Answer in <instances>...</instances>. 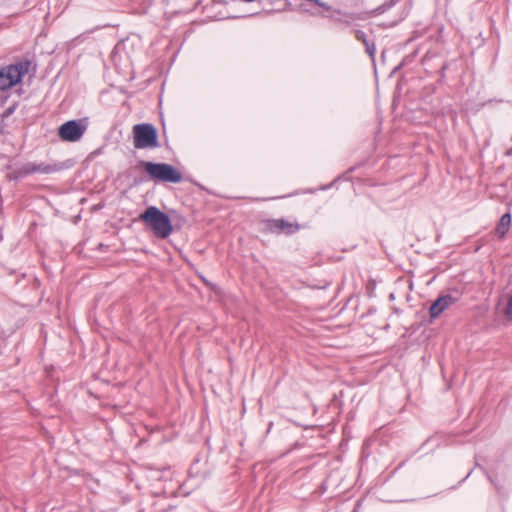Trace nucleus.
Wrapping results in <instances>:
<instances>
[{
	"instance_id": "nucleus-10",
	"label": "nucleus",
	"mask_w": 512,
	"mask_h": 512,
	"mask_svg": "<svg viewBox=\"0 0 512 512\" xmlns=\"http://www.w3.org/2000/svg\"><path fill=\"white\" fill-rule=\"evenodd\" d=\"M505 314L509 319H512V294H511V297L509 298V301H508V304H507V307L505 310Z\"/></svg>"
},
{
	"instance_id": "nucleus-1",
	"label": "nucleus",
	"mask_w": 512,
	"mask_h": 512,
	"mask_svg": "<svg viewBox=\"0 0 512 512\" xmlns=\"http://www.w3.org/2000/svg\"><path fill=\"white\" fill-rule=\"evenodd\" d=\"M139 218L159 238L165 239L172 233L173 227L169 216L155 206L148 207Z\"/></svg>"
},
{
	"instance_id": "nucleus-9",
	"label": "nucleus",
	"mask_w": 512,
	"mask_h": 512,
	"mask_svg": "<svg viewBox=\"0 0 512 512\" xmlns=\"http://www.w3.org/2000/svg\"><path fill=\"white\" fill-rule=\"evenodd\" d=\"M265 229L272 233H279L287 227L285 220H267L264 222Z\"/></svg>"
},
{
	"instance_id": "nucleus-5",
	"label": "nucleus",
	"mask_w": 512,
	"mask_h": 512,
	"mask_svg": "<svg viewBox=\"0 0 512 512\" xmlns=\"http://www.w3.org/2000/svg\"><path fill=\"white\" fill-rule=\"evenodd\" d=\"M87 125L82 120H70L59 127L58 135L63 141L76 142L82 138Z\"/></svg>"
},
{
	"instance_id": "nucleus-2",
	"label": "nucleus",
	"mask_w": 512,
	"mask_h": 512,
	"mask_svg": "<svg viewBox=\"0 0 512 512\" xmlns=\"http://www.w3.org/2000/svg\"><path fill=\"white\" fill-rule=\"evenodd\" d=\"M140 165L154 181L169 183H179L182 181V173L170 164L141 161Z\"/></svg>"
},
{
	"instance_id": "nucleus-7",
	"label": "nucleus",
	"mask_w": 512,
	"mask_h": 512,
	"mask_svg": "<svg viewBox=\"0 0 512 512\" xmlns=\"http://www.w3.org/2000/svg\"><path fill=\"white\" fill-rule=\"evenodd\" d=\"M455 298L451 295L440 296L430 307V316L437 318L443 311L455 303Z\"/></svg>"
},
{
	"instance_id": "nucleus-13",
	"label": "nucleus",
	"mask_w": 512,
	"mask_h": 512,
	"mask_svg": "<svg viewBox=\"0 0 512 512\" xmlns=\"http://www.w3.org/2000/svg\"><path fill=\"white\" fill-rule=\"evenodd\" d=\"M369 53H370V55H373L374 50L372 51V49H369Z\"/></svg>"
},
{
	"instance_id": "nucleus-4",
	"label": "nucleus",
	"mask_w": 512,
	"mask_h": 512,
	"mask_svg": "<svg viewBox=\"0 0 512 512\" xmlns=\"http://www.w3.org/2000/svg\"><path fill=\"white\" fill-rule=\"evenodd\" d=\"M133 145L136 149L157 148L158 134L152 124H136L132 128Z\"/></svg>"
},
{
	"instance_id": "nucleus-3",
	"label": "nucleus",
	"mask_w": 512,
	"mask_h": 512,
	"mask_svg": "<svg viewBox=\"0 0 512 512\" xmlns=\"http://www.w3.org/2000/svg\"><path fill=\"white\" fill-rule=\"evenodd\" d=\"M30 61H18L0 69V91H5L20 83L28 73Z\"/></svg>"
},
{
	"instance_id": "nucleus-12",
	"label": "nucleus",
	"mask_w": 512,
	"mask_h": 512,
	"mask_svg": "<svg viewBox=\"0 0 512 512\" xmlns=\"http://www.w3.org/2000/svg\"><path fill=\"white\" fill-rule=\"evenodd\" d=\"M14 111V108H8L5 112V115H10L11 113H13Z\"/></svg>"
},
{
	"instance_id": "nucleus-6",
	"label": "nucleus",
	"mask_w": 512,
	"mask_h": 512,
	"mask_svg": "<svg viewBox=\"0 0 512 512\" xmlns=\"http://www.w3.org/2000/svg\"><path fill=\"white\" fill-rule=\"evenodd\" d=\"M61 169V166L56 163H45V162H28L23 164L18 169V175L21 177H25L30 174L34 173H41V174H52Z\"/></svg>"
},
{
	"instance_id": "nucleus-8",
	"label": "nucleus",
	"mask_w": 512,
	"mask_h": 512,
	"mask_svg": "<svg viewBox=\"0 0 512 512\" xmlns=\"http://www.w3.org/2000/svg\"><path fill=\"white\" fill-rule=\"evenodd\" d=\"M510 224H511V214L510 213H505L500 218V220H499V222H498V224L496 226L495 233L500 238H503L506 235V233L508 232V230L510 228Z\"/></svg>"
},
{
	"instance_id": "nucleus-11",
	"label": "nucleus",
	"mask_w": 512,
	"mask_h": 512,
	"mask_svg": "<svg viewBox=\"0 0 512 512\" xmlns=\"http://www.w3.org/2000/svg\"><path fill=\"white\" fill-rule=\"evenodd\" d=\"M297 425L301 426V427H304V428H307L309 426V424H306V423H302L300 421H296L295 422Z\"/></svg>"
}]
</instances>
